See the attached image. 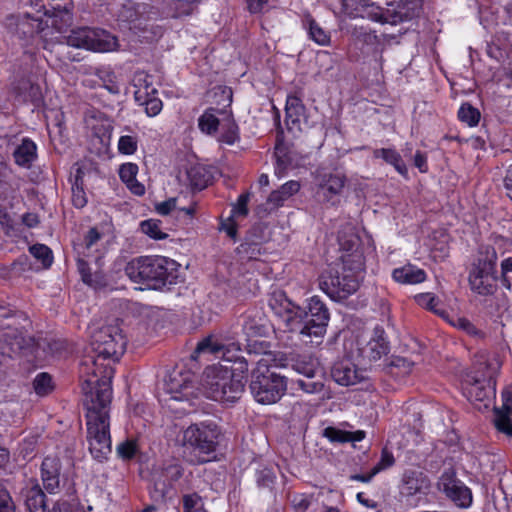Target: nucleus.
<instances>
[{
  "instance_id": "nucleus-13",
  "label": "nucleus",
  "mask_w": 512,
  "mask_h": 512,
  "mask_svg": "<svg viewBox=\"0 0 512 512\" xmlns=\"http://www.w3.org/2000/svg\"><path fill=\"white\" fill-rule=\"evenodd\" d=\"M68 45L94 52H110L118 47L117 38L103 29L81 27L73 29L67 37Z\"/></svg>"
},
{
  "instance_id": "nucleus-53",
  "label": "nucleus",
  "mask_w": 512,
  "mask_h": 512,
  "mask_svg": "<svg viewBox=\"0 0 512 512\" xmlns=\"http://www.w3.org/2000/svg\"><path fill=\"white\" fill-rule=\"evenodd\" d=\"M297 386L306 393H319L323 390L324 384L318 380L314 381L312 379H298L296 381Z\"/></svg>"
},
{
  "instance_id": "nucleus-4",
  "label": "nucleus",
  "mask_w": 512,
  "mask_h": 512,
  "mask_svg": "<svg viewBox=\"0 0 512 512\" xmlns=\"http://www.w3.org/2000/svg\"><path fill=\"white\" fill-rule=\"evenodd\" d=\"M342 271L335 268L324 270L319 278V288L333 301L342 302L359 288L357 273L364 268V257L360 253L341 256Z\"/></svg>"
},
{
  "instance_id": "nucleus-26",
  "label": "nucleus",
  "mask_w": 512,
  "mask_h": 512,
  "mask_svg": "<svg viewBox=\"0 0 512 512\" xmlns=\"http://www.w3.org/2000/svg\"><path fill=\"white\" fill-rule=\"evenodd\" d=\"M61 462L57 457L47 456L41 465V477L45 489L56 493L60 486Z\"/></svg>"
},
{
  "instance_id": "nucleus-10",
  "label": "nucleus",
  "mask_w": 512,
  "mask_h": 512,
  "mask_svg": "<svg viewBox=\"0 0 512 512\" xmlns=\"http://www.w3.org/2000/svg\"><path fill=\"white\" fill-rule=\"evenodd\" d=\"M497 254L493 247H482L477 261L469 273L471 289L476 293L487 296L497 289L496 272Z\"/></svg>"
},
{
  "instance_id": "nucleus-54",
  "label": "nucleus",
  "mask_w": 512,
  "mask_h": 512,
  "mask_svg": "<svg viewBox=\"0 0 512 512\" xmlns=\"http://www.w3.org/2000/svg\"><path fill=\"white\" fill-rule=\"evenodd\" d=\"M97 75L100 78V80L103 82L104 87L110 92V93H118L119 87L114 81L115 75L111 71H104V70H98Z\"/></svg>"
},
{
  "instance_id": "nucleus-14",
  "label": "nucleus",
  "mask_w": 512,
  "mask_h": 512,
  "mask_svg": "<svg viewBox=\"0 0 512 512\" xmlns=\"http://www.w3.org/2000/svg\"><path fill=\"white\" fill-rule=\"evenodd\" d=\"M183 474V466L175 460L166 461L155 468L151 474L152 489L150 490L153 501L164 502L167 494Z\"/></svg>"
},
{
  "instance_id": "nucleus-48",
  "label": "nucleus",
  "mask_w": 512,
  "mask_h": 512,
  "mask_svg": "<svg viewBox=\"0 0 512 512\" xmlns=\"http://www.w3.org/2000/svg\"><path fill=\"white\" fill-rule=\"evenodd\" d=\"M33 386L38 395L45 396L53 389L52 378L48 373H39L33 381Z\"/></svg>"
},
{
  "instance_id": "nucleus-1",
  "label": "nucleus",
  "mask_w": 512,
  "mask_h": 512,
  "mask_svg": "<svg viewBox=\"0 0 512 512\" xmlns=\"http://www.w3.org/2000/svg\"><path fill=\"white\" fill-rule=\"evenodd\" d=\"M83 404L87 410V441L92 457L99 462L111 453L109 411L112 399L111 377L103 375L82 384Z\"/></svg>"
},
{
  "instance_id": "nucleus-19",
  "label": "nucleus",
  "mask_w": 512,
  "mask_h": 512,
  "mask_svg": "<svg viewBox=\"0 0 512 512\" xmlns=\"http://www.w3.org/2000/svg\"><path fill=\"white\" fill-rule=\"evenodd\" d=\"M269 306L274 313L283 319L285 329L291 331L295 326L297 313H300V306L287 298L284 292H274L269 300Z\"/></svg>"
},
{
  "instance_id": "nucleus-30",
  "label": "nucleus",
  "mask_w": 512,
  "mask_h": 512,
  "mask_svg": "<svg viewBox=\"0 0 512 512\" xmlns=\"http://www.w3.org/2000/svg\"><path fill=\"white\" fill-rule=\"evenodd\" d=\"M305 106L302 100L297 96H288L286 100L285 113L286 124L289 130L300 128V119L304 115Z\"/></svg>"
},
{
  "instance_id": "nucleus-33",
  "label": "nucleus",
  "mask_w": 512,
  "mask_h": 512,
  "mask_svg": "<svg viewBox=\"0 0 512 512\" xmlns=\"http://www.w3.org/2000/svg\"><path fill=\"white\" fill-rule=\"evenodd\" d=\"M300 189V184L297 181H288L283 184L280 189L272 191L267 199L269 209H276L283 204L285 200L297 193Z\"/></svg>"
},
{
  "instance_id": "nucleus-52",
  "label": "nucleus",
  "mask_w": 512,
  "mask_h": 512,
  "mask_svg": "<svg viewBox=\"0 0 512 512\" xmlns=\"http://www.w3.org/2000/svg\"><path fill=\"white\" fill-rule=\"evenodd\" d=\"M250 200V193L246 192L241 194L238 197L237 202L233 205L232 208V216H242L245 217L248 215V202Z\"/></svg>"
},
{
  "instance_id": "nucleus-28",
  "label": "nucleus",
  "mask_w": 512,
  "mask_h": 512,
  "mask_svg": "<svg viewBox=\"0 0 512 512\" xmlns=\"http://www.w3.org/2000/svg\"><path fill=\"white\" fill-rule=\"evenodd\" d=\"M12 155L18 166L30 168L37 159V146L30 138H23Z\"/></svg>"
},
{
  "instance_id": "nucleus-36",
  "label": "nucleus",
  "mask_w": 512,
  "mask_h": 512,
  "mask_svg": "<svg viewBox=\"0 0 512 512\" xmlns=\"http://www.w3.org/2000/svg\"><path fill=\"white\" fill-rule=\"evenodd\" d=\"M373 156L375 158H381L386 163L392 165L401 175H407V167L402 160L401 155L396 150L390 148L376 149L373 152Z\"/></svg>"
},
{
  "instance_id": "nucleus-6",
  "label": "nucleus",
  "mask_w": 512,
  "mask_h": 512,
  "mask_svg": "<svg viewBox=\"0 0 512 512\" xmlns=\"http://www.w3.org/2000/svg\"><path fill=\"white\" fill-rule=\"evenodd\" d=\"M499 369L500 363L495 357L477 354L471 369L464 374L462 380L468 400L484 402L494 396Z\"/></svg>"
},
{
  "instance_id": "nucleus-11",
  "label": "nucleus",
  "mask_w": 512,
  "mask_h": 512,
  "mask_svg": "<svg viewBox=\"0 0 512 512\" xmlns=\"http://www.w3.org/2000/svg\"><path fill=\"white\" fill-rule=\"evenodd\" d=\"M220 431L214 423L192 424L183 431V446L198 455V462L205 463L215 453L218 446Z\"/></svg>"
},
{
  "instance_id": "nucleus-40",
  "label": "nucleus",
  "mask_w": 512,
  "mask_h": 512,
  "mask_svg": "<svg viewBox=\"0 0 512 512\" xmlns=\"http://www.w3.org/2000/svg\"><path fill=\"white\" fill-rule=\"evenodd\" d=\"M17 90L26 102L38 104L41 101L42 93L39 85L31 83L29 80L20 81Z\"/></svg>"
},
{
  "instance_id": "nucleus-15",
  "label": "nucleus",
  "mask_w": 512,
  "mask_h": 512,
  "mask_svg": "<svg viewBox=\"0 0 512 512\" xmlns=\"http://www.w3.org/2000/svg\"><path fill=\"white\" fill-rule=\"evenodd\" d=\"M437 486L458 507L467 508L471 505V490L456 478V474L452 469L445 470L442 473Z\"/></svg>"
},
{
  "instance_id": "nucleus-20",
  "label": "nucleus",
  "mask_w": 512,
  "mask_h": 512,
  "mask_svg": "<svg viewBox=\"0 0 512 512\" xmlns=\"http://www.w3.org/2000/svg\"><path fill=\"white\" fill-rule=\"evenodd\" d=\"M32 338L25 337L18 329L5 332L0 339V359L11 358L14 354L21 353L32 345ZM2 360H0V364Z\"/></svg>"
},
{
  "instance_id": "nucleus-5",
  "label": "nucleus",
  "mask_w": 512,
  "mask_h": 512,
  "mask_svg": "<svg viewBox=\"0 0 512 512\" xmlns=\"http://www.w3.org/2000/svg\"><path fill=\"white\" fill-rule=\"evenodd\" d=\"M127 346L126 337L123 335L118 323L108 324L96 328L91 333L90 349L93 353L88 354L82 361V368L94 377H98L96 367L98 359L119 360L124 354Z\"/></svg>"
},
{
  "instance_id": "nucleus-31",
  "label": "nucleus",
  "mask_w": 512,
  "mask_h": 512,
  "mask_svg": "<svg viewBox=\"0 0 512 512\" xmlns=\"http://www.w3.org/2000/svg\"><path fill=\"white\" fill-rule=\"evenodd\" d=\"M137 173L138 166L134 163H125L119 168L120 179L127 185L132 193L141 196L145 193V188L144 185L137 181Z\"/></svg>"
},
{
  "instance_id": "nucleus-34",
  "label": "nucleus",
  "mask_w": 512,
  "mask_h": 512,
  "mask_svg": "<svg viewBox=\"0 0 512 512\" xmlns=\"http://www.w3.org/2000/svg\"><path fill=\"white\" fill-rule=\"evenodd\" d=\"M291 365L293 370L309 379H313L320 371L317 359L310 355H297Z\"/></svg>"
},
{
  "instance_id": "nucleus-47",
  "label": "nucleus",
  "mask_w": 512,
  "mask_h": 512,
  "mask_svg": "<svg viewBox=\"0 0 512 512\" xmlns=\"http://www.w3.org/2000/svg\"><path fill=\"white\" fill-rule=\"evenodd\" d=\"M227 366V370L232 372L233 378H238L245 385L246 374L248 372V362L244 357H237Z\"/></svg>"
},
{
  "instance_id": "nucleus-63",
  "label": "nucleus",
  "mask_w": 512,
  "mask_h": 512,
  "mask_svg": "<svg viewBox=\"0 0 512 512\" xmlns=\"http://www.w3.org/2000/svg\"><path fill=\"white\" fill-rule=\"evenodd\" d=\"M274 478V473L268 468H264L257 472V483L259 486H270L274 482Z\"/></svg>"
},
{
  "instance_id": "nucleus-7",
  "label": "nucleus",
  "mask_w": 512,
  "mask_h": 512,
  "mask_svg": "<svg viewBox=\"0 0 512 512\" xmlns=\"http://www.w3.org/2000/svg\"><path fill=\"white\" fill-rule=\"evenodd\" d=\"M329 320L330 313L327 306L318 296H313L306 309L300 307L295 326L290 332L298 333L301 340L306 343L318 345L323 341Z\"/></svg>"
},
{
  "instance_id": "nucleus-43",
  "label": "nucleus",
  "mask_w": 512,
  "mask_h": 512,
  "mask_svg": "<svg viewBox=\"0 0 512 512\" xmlns=\"http://www.w3.org/2000/svg\"><path fill=\"white\" fill-rule=\"evenodd\" d=\"M160 224V220L148 219L141 222L140 228L141 231L150 238L155 240H163L168 237V234L161 231Z\"/></svg>"
},
{
  "instance_id": "nucleus-55",
  "label": "nucleus",
  "mask_w": 512,
  "mask_h": 512,
  "mask_svg": "<svg viewBox=\"0 0 512 512\" xmlns=\"http://www.w3.org/2000/svg\"><path fill=\"white\" fill-rule=\"evenodd\" d=\"M0 512H16L13 499L2 484H0Z\"/></svg>"
},
{
  "instance_id": "nucleus-25",
  "label": "nucleus",
  "mask_w": 512,
  "mask_h": 512,
  "mask_svg": "<svg viewBox=\"0 0 512 512\" xmlns=\"http://www.w3.org/2000/svg\"><path fill=\"white\" fill-rule=\"evenodd\" d=\"M20 494L29 512H47L46 495L37 480L30 479Z\"/></svg>"
},
{
  "instance_id": "nucleus-39",
  "label": "nucleus",
  "mask_w": 512,
  "mask_h": 512,
  "mask_svg": "<svg viewBox=\"0 0 512 512\" xmlns=\"http://www.w3.org/2000/svg\"><path fill=\"white\" fill-rule=\"evenodd\" d=\"M187 178L191 187L197 190L204 189L210 181L208 171L200 165L191 166L187 170Z\"/></svg>"
},
{
  "instance_id": "nucleus-21",
  "label": "nucleus",
  "mask_w": 512,
  "mask_h": 512,
  "mask_svg": "<svg viewBox=\"0 0 512 512\" xmlns=\"http://www.w3.org/2000/svg\"><path fill=\"white\" fill-rule=\"evenodd\" d=\"M9 21V27L22 39L33 37L44 30V20L39 16H32L30 13L11 16Z\"/></svg>"
},
{
  "instance_id": "nucleus-27",
  "label": "nucleus",
  "mask_w": 512,
  "mask_h": 512,
  "mask_svg": "<svg viewBox=\"0 0 512 512\" xmlns=\"http://www.w3.org/2000/svg\"><path fill=\"white\" fill-rule=\"evenodd\" d=\"M345 183L346 176L343 173L323 174L319 182V189L327 202L335 204L336 201H334L333 198L342 193Z\"/></svg>"
},
{
  "instance_id": "nucleus-9",
  "label": "nucleus",
  "mask_w": 512,
  "mask_h": 512,
  "mask_svg": "<svg viewBox=\"0 0 512 512\" xmlns=\"http://www.w3.org/2000/svg\"><path fill=\"white\" fill-rule=\"evenodd\" d=\"M227 366L212 365L204 372V389L208 398L222 403H234L244 392V384L233 378Z\"/></svg>"
},
{
  "instance_id": "nucleus-23",
  "label": "nucleus",
  "mask_w": 512,
  "mask_h": 512,
  "mask_svg": "<svg viewBox=\"0 0 512 512\" xmlns=\"http://www.w3.org/2000/svg\"><path fill=\"white\" fill-rule=\"evenodd\" d=\"M389 352V343L385 337V331L381 326L373 329V336L368 343L361 348V355L370 363L380 360Z\"/></svg>"
},
{
  "instance_id": "nucleus-24",
  "label": "nucleus",
  "mask_w": 512,
  "mask_h": 512,
  "mask_svg": "<svg viewBox=\"0 0 512 512\" xmlns=\"http://www.w3.org/2000/svg\"><path fill=\"white\" fill-rule=\"evenodd\" d=\"M241 327L247 340L265 336L268 333V320L261 310L252 309L242 316Z\"/></svg>"
},
{
  "instance_id": "nucleus-35",
  "label": "nucleus",
  "mask_w": 512,
  "mask_h": 512,
  "mask_svg": "<svg viewBox=\"0 0 512 512\" xmlns=\"http://www.w3.org/2000/svg\"><path fill=\"white\" fill-rule=\"evenodd\" d=\"M45 16L44 28L51 26L57 32H65L73 22L72 10L57 11L55 13H43Z\"/></svg>"
},
{
  "instance_id": "nucleus-38",
  "label": "nucleus",
  "mask_w": 512,
  "mask_h": 512,
  "mask_svg": "<svg viewBox=\"0 0 512 512\" xmlns=\"http://www.w3.org/2000/svg\"><path fill=\"white\" fill-rule=\"evenodd\" d=\"M36 12L55 13L57 11L72 10V0H31Z\"/></svg>"
},
{
  "instance_id": "nucleus-56",
  "label": "nucleus",
  "mask_w": 512,
  "mask_h": 512,
  "mask_svg": "<svg viewBox=\"0 0 512 512\" xmlns=\"http://www.w3.org/2000/svg\"><path fill=\"white\" fill-rule=\"evenodd\" d=\"M323 435L332 442L346 443L348 436H350V432L334 427H327L324 429Z\"/></svg>"
},
{
  "instance_id": "nucleus-17",
  "label": "nucleus",
  "mask_w": 512,
  "mask_h": 512,
  "mask_svg": "<svg viewBox=\"0 0 512 512\" xmlns=\"http://www.w3.org/2000/svg\"><path fill=\"white\" fill-rule=\"evenodd\" d=\"M239 351V342L226 343L223 340L215 339L209 336L204 338L197 344L194 353H209L221 355V362H219L217 365H229L232 363L233 359L241 357L240 355H237V352Z\"/></svg>"
},
{
  "instance_id": "nucleus-37",
  "label": "nucleus",
  "mask_w": 512,
  "mask_h": 512,
  "mask_svg": "<svg viewBox=\"0 0 512 512\" xmlns=\"http://www.w3.org/2000/svg\"><path fill=\"white\" fill-rule=\"evenodd\" d=\"M414 361L401 356H393L387 365V373L395 378H403L409 375L414 367Z\"/></svg>"
},
{
  "instance_id": "nucleus-42",
  "label": "nucleus",
  "mask_w": 512,
  "mask_h": 512,
  "mask_svg": "<svg viewBox=\"0 0 512 512\" xmlns=\"http://www.w3.org/2000/svg\"><path fill=\"white\" fill-rule=\"evenodd\" d=\"M31 255L42 263L43 268H49L53 263L52 250L44 244H34L29 247Z\"/></svg>"
},
{
  "instance_id": "nucleus-18",
  "label": "nucleus",
  "mask_w": 512,
  "mask_h": 512,
  "mask_svg": "<svg viewBox=\"0 0 512 512\" xmlns=\"http://www.w3.org/2000/svg\"><path fill=\"white\" fill-rule=\"evenodd\" d=\"M148 6L146 4H138L134 2H127L123 4L117 12V21L120 26L130 30L144 29L143 24L147 21Z\"/></svg>"
},
{
  "instance_id": "nucleus-59",
  "label": "nucleus",
  "mask_w": 512,
  "mask_h": 512,
  "mask_svg": "<svg viewBox=\"0 0 512 512\" xmlns=\"http://www.w3.org/2000/svg\"><path fill=\"white\" fill-rule=\"evenodd\" d=\"M502 398H503V406H502L503 411H500V410L497 411L496 418L500 414H504L508 418H510L509 415H512V386L508 387L507 389H505L503 391Z\"/></svg>"
},
{
  "instance_id": "nucleus-2",
  "label": "nucleus",
  "mask_w": 512,
  "mask_h": 512,
  "mask_svg": "<svg viewBox=\"0 0 512 512\" xmlns=\"http://www.w3.org/2000/svg\"><path fill=\"white\" fill-rule=\"evenodd\" d=\"M422 0H341V13L396 25L419 17Z\"/></svg>"
},
{
  "instance_id": "nucleus-64",
  "label": "nucleus",
  "mask_w": 512,
  "mask_h": 512,
  "mask_svg": "<svg viewBox=\"0 0 512 512\" xmlns=\"http://www.w3.org/2000/svg\"><path fill=\"white\" fill-rule=\"evenodd\" d=\"M200 501H201V497L197 493L184 495L183 496L184 512H192L194 509H196V507Z\"/></svg>"
},
{
  "instance_id": "nucleus-3",
  "label": "nucleus",
  "mask_w": 512,
  "mask_h": 512,
  "mask_svg": "<svg viewBox=\"0 0 512 512\" xmlns=\"http://www.w3.org/2000/svg\"><path fill=\"white\" fill-rule=\"evenodd\" d=\"M179 267L180 265L170 258L148 255L131 259L126 264L124 272L133 283L144 285L148 289L161 290L176 283Z\"/></svg>"
},
{
  "instance_id": "nucleus-44",
  "label": "nucleus",
  "mask_w": 512,
  "mask_h": 512,
  "mask_svg": "<svg viewBox=\"0 0 512 512\" xmlns=\"http://www.w3.org/2000/svg\"><path fill=\"white\" fill-rule=\"evenodd\" d=\"M201 0H172L171 9L173 17H183L192 14L193 10Z\"/></svg>"
},
{
  "instance_id": "nucleus-57",
  "label": "nucleus",
  "mask_w": 512,
  "mask_h": 512,
  "mask_svg": "<svg viewBox=\"0 0 512 512\" xmlns=\"http://www.w3.org/2000/svg\"><path fill=\"white\" fill-rule=\"evenodd\" d=\"M84 185L72 186V203L76 208H83L87 204L86 193L83 188Z\"/></svg>"
},
{
  "instance_id": "nucleus-16",
  "label": "nucleus",
  "mask_w": 512,
  "mask_h": 512,
  "mask_svg": "<svg viewBox=\"0 0 512 512\" xmlns=\"http://www.w3.org/2000/svg\"><path fill=\"white\" fill-rule=\"evenodd\" d=\"M431 489L428 475L419 469H406L401 475L398 490L399 495L410 500L412 497L427 495Z\"/></svg>"
},
{
  "instance_id": "nucleus-46",
  "label": "nucleus",
  "mask_w": 512,
  "mask_h": 512,
  "mask_svg": "<svg viewBox=\"0 0 512 512\" xmlns=\"http://www.w3.org/2000/svg\"><path fill=\"white\" fill-rule=\"evenodd\" d=\"M480 117L479 110L469 103L462 104L458 111V118L469 126H476L479 123Z\"/></svg>"
},
{
  "instance_id": "nucleus-41",
  "label": "nucleus",
  "mask_w": 512,
  "mask_h": 512,
  "mask_svg": "<svg viewBox=\"0 0 512 512\" xmlns=\"http://www.w3.org/2000/svg\"><path fill=\"white\" fill-rule=\"evenodd\" d=\"M214 108L207 109L198 120L200 130L206 134H214L219 126V119L215 115Z\"/></svg>"
},
{
  "instance_id": "nucleus-50",
  "label": "nucleus",
  "mask_w": 512,
  "mask_h": 512,
  "mask_svg": "<svg viewBox=\"0 0 512 512\" xmlns=\"http://www.w3.org/2000/svg\"><path fill=\"white\" fill-rule=\"evenodd\" d=\"M310 38L319 45H327L330 42V36L314 20L309 22Z\"/></svg>"
},
{
  "instance_id": "nucleus-22",
  "label": "nucleus",
  "mask_w": 512,
  "mask_h": 512,
  "mask_svg": "<svg viewBox=\"0 0 512 512\" xmlns=\"http://www.w3.org/2000/svg\"><path fill=\"white\" fill-rule=\"evenodd\" d=\"M331 376L336 383L342 386L355 385L365 379L364 371L350 360H341L332 366Z\"/></svg>"
},
{
  "instance_id": "nucleus-29",
  "label": "nucleus",
  "mask_w": 512,
  "mask_h": 512,
  "mask_svg": "<svg viewBox=\"0 0 512 512\" xmlns=\"http://www.w3.org/2000/svg\"><path fill=\"white\" fill-rule=\"evenodd\" d=\"M77 269L81 275L82 281L88 286L99 289L107 286L106 275L102 271H90L88 263L82 258H77Z\"/></svg>"
},
{
  "instance_id": "nucleus-61",
  "label": "nucleus",
  "mask_w": 512,
  "mask_h": 512,
  "mask_svg": "<svg viewBox=\"0 0 512 512\" xmlns=\"http://www.w3.org/2000/svg\"><path fill=\"white\" fill-rule=\"evenodd\" d=\"M145 106L148 116H156L162 110V101L159 98H149L141 103Z\"/></svg>"
},
{
  "instance_id": "nucleus-51",
  "label": "nucleus",
  "mask_w": 512,
  "mask_h": 512,
  "mask_svg": "<svg viewBox=\"0 0 512 512\" xmlns=\"http://www.w3.org/2000/svg\"><path fill=\"white\" fill-rule=\"evenodd\" d=\"M138 141L136 137L124 135L118 141V150L121 154L131 155L137 150Z\"/></svg>"
},
{
  "instance_id": "nucleus-58",
  "label": "nucleus",
  "mask_w": 512,
  "mask_h": 512,
  "mask_svg": "<svg viewBox=\"0 0 512 512\" xmlns=\"http://www.w3.org/2000/svg\"><path fill=\"white\" fill-rule=\"evenodd\" d=\"M494 423L499 432L507 435L508 437H512V421L510 418L504 414H500L495 418Z\"/></svg>"
},
{
  "instance_id": "nucleus-8",
  "label": "nucleus",
  "mask_w": 512,
  "mask_h": 512,
  "mask_svg": "<svg viewBox=\"0 0 512 512\" xmlns=\"http://www.w3.org/2000/svg\"><path fill=\"white\" fill-rule=\"evenodd\" d=\"M254 399L261 404H274L285 394L287 382L284 376L276 373L267 360L260 359L252 370L249 385Z\"/></svg>"
},
{
  "instance_id": "nucleus-45",
  "label": "nucleus",
  "mask_w": 512,
  "mask_h": 512,
  "mask_svg": "<svg viewBox=\"0 0 512 512\" xmlns=\"http://www.w3.org/2000/svg\"><path fill=\"white\" fill-rule=\"evenodd\" d=\"M415 300L420 306L434 312L435 314H437L443 318L446 317V314H447L446 311L443 309L437 308L439 301L433 294H431V293L418 294L415 296Z\"/></svg>"
},
{
  "instance_id": "nucleus-62",
  "label": "nucleus",
  "mask_w": 512,
  "mask_h": 512,
  "mask_svg": "<svg viewBox=\"0 0 512 512\" xmlns=\"http://www.w3.org/2000/svg\"><path fill=\"white\" fill-rule=\"evenodd\" d=\"M456 327L459 329L465 331L467 334L472 336H479L481 337L483 333L478 330L474 324H472L468 319L466 318H458L456 323H454Z\"/></svg>"
},
{
  "instance_id": "nucleus-49",
  "label": "nucleus",
  "mask_w": 512,
  "mask_h": 512,
  "mask_svg": "<svg viewBox=\"0 0 512 512\" xmlns=\"http://www.w3.org/2000/svg\"><path fill=\"white\" fill-rule=\"evenodd\" d=\"M139 447L136 440L127 439L117 446V454L123 460H131L138 453Z\"/></svg>"
},
{
  "instance_id": "nucleus-32",
  "label": "nucleus",
  "mask_w": 512,
  "mask_h": 512,
  "mask_svg": "<svg viewBox=\"0 0 512 512\" xmlns=\"http://www.w3.org/2000/svg\"><path fill=\"white\" fill-rule=\"evenodd\" d=\"M392 276L396 282L402 284H417L425 280L426 273L424 270L408 264L394 269Z\"/></svg>"
},
{
  "instance_id": "nucleus-60",
  "label": "nucleus",
  "mask_w": 512,
  "mask_h": 512,
  "mask_svg": "<svg viewBox=\"0 0 512 512\" xmlns=\"http://www.w3.org/2000/svg\"><path fill=\"white\" fill-rule=\"evenodd\" d=\"M395 462L394 456L387 449H383L381 452V458L378 464L373 468L374 473H378L383 469L391 467Z\"/></svg>"
},
{
  "instance_id": "nucleus-12",
  "label": "nucleus",
  "mask_w": 512,
  "mask_h": 512,
  "mask_svg": "<svg viewBox=\"0 0 512 512\" xmlns=\"http://www.w3.org/2000/svg\"><path fill=\"white\" fill-rule=\"evenodd\" d=\"M165 390L170 395L165 399L169 408L181 413L189 412L199 395L190 373L170 376Z\"/></svg>"
}]
</instances>
